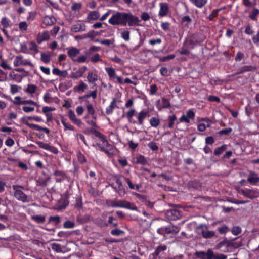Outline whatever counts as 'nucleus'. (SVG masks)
Masks as SVG:
<instances>
[{
    "label": "nucleus",
    "instance_id": "f257e3e1",
    "mask_svg": "<svg viewBox=\"0 0 259 259\" xmlns=\"http://www.w3.org/2000/svg\"><path fill=\"white\" fill-rule=\"evenodd\" d=\"M136 110L131 108L126 113V117L130 122L133 123H137L139 125H143L144 120L150 116V113L148 109H144L141 110L137 115V122L133 120V116L135 115Z\"/></svg>",
    "mask_w": 259,
    "mask_h": 259
},
{
    "label": "nucleus",
    "instance_id": "f03ea898",
    "mask_svg": "<svg viewBox=\"0 0 259 259\" xmlns=\"http://www.w3.org/2000/svg\"><path fill=\"white\" fill-rule=\"evenodd\" d=\"M93 133L96 137L99 138V141L97 143V145L99 147L102 151H104L110 158H112L113 157L112 146L109 144L104 136L96 130H94Z\"/></svg>",
    "mask_w": 259,
    "mask_h": 259
},
{
    "label": "nucleus",
    "instance_id": "7ed1b4c3",
    "mask_svg": "<svg viewBox=\"0 0 259 259\" xmlns=\"http://www.w3.org/2000/svg\"><path fill=\"white\" fill-rule=\"evenodd\" d=\"M12 188L14 191V196L18 200L23 203L29 201L27 196L20 190V189L24 190V188L23 186L19 185H14L12 186Z\"/></svg>",
    "mask_w": 259,
    "mask_h": 259
},
{
    "label": "nucleus",
    "instance_id": "20e7f679",
    "mask_svg": "<svg viewBox=\"0 0 259 259\" xmlns=\"http://www.w3.org/2000/svg\"><path fill=\"white\" fill-rule=\"evenodd\" d=\"M113 219V214L111 212H106L96 219V223L101 227H107L112 223Z\"/></svg>",
    "mask_w": 259,
    "mask_h": 259
},
{
    "label": "nucleus",
    "instance_id": "39448f33",
    "mask_svg": "<svg viewBox=\"0 0 259 259\" xmlns=\"http://www.w3.org/2000/svg\"><path fill=\"white\" fill-rule=\"evenodd\" d=\"M238 192L248 198L253 199L259 196V190L256 189H239Z\"/></svg>",
    "mask_w": 259,
    "mask_h": 259
},
{
    "label": "nucleus",
    "instance_id": "423d86ee",
    "mask_svg": "<svg viewBox=\"0 0 259 259\" xmlns=\"http://www.w3.org/2000/svg\"><path fill=\"white\" fill-rule=\"evenodd\" d=\"M127 17L128 13L117 12L114 14V25H121L126 26L127 25Z\"/></svg>",
    "mask_w": 259,
    "mask_h": 259
},
{
    "label": "nucleus",
    "instance_id": "0eeeda50",
    "mask_svg": "<svg viewBox=\"0 0 259 259\" xmlns=\"http://www.w3.org/2000/svg\"><path fill=\"white\" fill-rule=\"evenodd\" d=\"M14 66L15 67L19 66H29L33 67V64L29 59H24L21 55H18L15 57L13 61Z\"/></svg>",
    "mask_w": 259,
    "mask_h": 259
},
{
    "label": "nucleus",
    "instance_id": "6e6552de",
    "mask_svg": "<svg viewBox=\"0 0 259 259\" xmlns=\"http://www.w3.org/2000/svg\"><path fill=\"white\" fill-rule=\"evenodd\" d=\"M114 207L125 208L132 210H137V207L135 204L131 203L126 200H114Z\"/></svg>",
    "mask_w": 259,
    "mask_h": 259
},
{
    "label": "nucleus",
    "instance_id": "1a4fd4ad",
    "mask_svg": "<svg viewBox=\"0 0 259 259\" xmlns=\"http://www.w3.org/2000/svg\"><path fill=\"white\" fill-rule=\"evenodd\" d=\"M195 114L192 109L188 110L186 112V114H183L182 116L179 118L180 122H184L186 123H189L190 120H194L195 118Z\"/></svg>",
    "mask_w": 259,
    "mask_h": 259
},
{
    "label": "nucleus",
    "instance_id": "9d476101",
    "mask_svg": "<svg viewBox=\"0 0 259 259\" xmlns=\"http://www.w3.org/2000/svg\"><path fill=\"white\" fill-rule=\"evenodd\" d=\"M159 7L158 16L160 17L166 16L170 12L169 5L166 2L160 3Z\"/></svg>",
    "mask_w": 259,
    "mask_h": 259
},
{
    "label": "nucleus",
    "instance_id": "9b49d317",
    "mask_svg": "<svg viewBox=\"0 0 259 259\" xmlns=\"http://www.w3.org/2000/svg\"><path fill=\"white\" fill-rule=\"evenodd\" d=\"M213 255V251L211 249L207 250V252L203 251H196L194 255L199 259H211Z\"/></svg>",
    "mask_w": 259,
    "mask_h": 259
},
{
    "label": "nucleus",
    "instance_id": "f8f14e48",
    "mask_svg": "<svg viewBox=\"0 0 259 259\" xmlns=\"http://www.w3.org/2000/svg\"><path fill=\"white\" fill-rule=\"evenodd\" d=\"M86 26L84 23L78 21L71 27V31L74 33L82 32L85 30Z\"/></svg>",
    "mask_w": 259,
    "mask_h": 259
},
{
    "label": "nucleus",
    "instance_id": "ddd939ff",
    "mask_svg": "<svg viewBox=\"0 0 259 259\" xmlns=\"http://www.w3.org/2000/svg\"><path fill=\"white\" fill-rule=\"evenodd\" d=\"M140 20L137 16H134L131 13H128L127 23L130 26H139Z\"/></svg>",
    "mask_w": 259,
    "mask_h": 259
},
{
    "label": "nucleus",
    "instance_id": "4468645a",
    "mask_svg": "<svg viewBox=\"0 0 259 259\" xmlns=\"http://www.w3.org/2000/svg\"><path fill=\"white\" fill-rule=\"evenodd\" d=\"M36 144L40 148L46 149L54 154H57L58 153L57 149L53 146L50 145L48 144L45 143L42 141H38L36 142Z\"/></svg>",
    "mask_w": 259,
    "mask_h": 259
},
{
    "label": "nucleus",
    "instance_id": "2eb2a0df",
    "mask_svg": "<svg viewBox=\"0 0 259 259\" xmlns=\"http://www.w3.org/2000/svg\"><path fill=\"white\" fill-rule=\"evenodd\" d=\"M66 50L68 56L73 61H74L76 56L80 53V50L74 47H68L66 48Z\"/></svg>",
    "mask_w": 259,
    "mask_h": 259
},
{
    "label": "nucleus",
    "instance_id": "dca6fc26",
    "mask_svg": "<svg viewBox=\"0 0 259 259\" xmlns=\"http://www.w3.org/2000/svg\"><path fill=\"white\" fill-rule=\"evenodd\" d=\"M247 181L251 185H256L259 182V176L258 174L251 171L247 177Z\"/></svg>",
    "mask_w": 259,
    "mask_h": 259
},
{
    "label": "nucleus",
    "instance_id": "f3484780",
    "mask_svg": "<svg viewBox=\"0 0 259 259\" xmlns=\"http://www.w3.org/2000/svg\"><path fill=\"white\" fill-rule=\"evenodd\" d=\"M50 38V34L48 31H44L39 33L36 37L38 44H40L42 42L48 40Z\"/></svg>",
    "mask_w": 259,
    "mask_h": 259
},
{
    "label": "nucleus",
    "instance_id": "a211bd4d",
    "mask_svg": "<svg viewBox=\"0 0 259 259\" xmlns=\"http://www.w3.org/2000/svg\"><path fill=\"white\" fill-rule=\"evenodd\" d=\"M257 67L254 65H245L242 66L238 69V71L236 74H243L246 72L254 71L256 70Z\"/></svg>",
    "mask_w": 259,
    "mask_h": 259
},
{
    "label": "nucleus",
    "instance_id": "6ab92c4d",
    "mask_svg": "<svg viewBox=\"0 0 259 259\" xmlns=\"http://www.w3.org/2000/svg\"><path fill=\"white\" fill-rule=\"evenodd\" d=\"M133 162L135 164H138L145 166L148 163L147 158L142 155H138L133 158Z\"/></svg>",
    "mask_w": 259,
    "mask_h": 259
},
{
    "label": "nucleus",
    "instance_id": "aec40b11",
    "mask_svg": "<svg viewBox=\"0 0 259 259\" xmlns=\"http://www.w3.org/2000/svg\"><path fill=\"white\" fill-rule=\"evenodd\" d=\"M215 234L214 231L208 230L206 226L202 227L201 234L203 237L205 238H211L214 236Z\"/></svg>",
    "mask_w": 259,
    "mask_h": 259
},
{
    "label": "nucleus",
    "instance_id": "412c9836",
    "mask_svg": "<svg viewBox=\"0 0 259 259\" xmlns=\"http://www.w3.org/2000/svg\"><path fill=\"white\" fill-rule=\"evenodd\" d=\"M87 70L86 66L80 67L76 72L71 74V77L73 78L77 79L82 76Z\"/></svg>",
    "mask_w": 259,
    "mask_h": 259
},
{
    "label": "nucleus",
    "instance_id": "4be33fe9",
    "mask_svg": "<svg viewBox=\"0 0 259 259\" xmlns=\"http://www.w3.org/2000/svg\"><path fill=\"white\" fill-rule=\"evenodd\" d=\"M56 22L55 18L53 16H46L43 18V24L46 26H50Z\"/></svg>",
    "mask_w": 259,
    "mask_h": 259
},
{
    "label": "nucleus",
    "instance_id": "5701e85b",
    "mask_svg": "<svg viewBox=\"0 0 259 259\" xmlns=\"http://www.w3.org/2000/svg\"><path fill=\"white\" fill-rule=\"evenodd\" d=\"M68 117L69 119L76 125L80 126L81 124L80 119L76 118L74 112L72 110H70L68 112Z\"/></svg>",
    "mask_w": 259,
    "mask_h": 259
},
{
    "label": "nucleus",
    "instance_id": "b1692460",
    "mask_svg": "<svg viewBox=\"0 0 259 259\" xmlns=\"http://www.w3.org/2000/svg\"><path fill=\"white\" fill-rule=\"evenodd\" d=\"M166 249L167 246L166 245L158 246L156 248L154 252H153L152 254L150 255V257H152V259H155L161 252L166 250Z\"/></svg>",
    "mask_w": 259,
    "mask_h": 259
},
{
    "label": "nucleus",
    "instance_id": "393cba45",
    "mask_svg": "<svg viewBox=\"0 0 259 259\" xmlns=\"http://www.w3.org/2000/svg\"><path fill=\"white\" fill-rule=\"evenodd\" d=\"M54 175L56 177V182H60L66 178L65 174L61 170H55L54 172Z\"/></svg>",
    "mask_w": 259,
    "mask_h": 259
},
{
    "label": "nucleus",
    "instance_id": "a878e982",
    "mask_svg": "<svg viewBox=\"0 0 259 259\" xmlns=\"http://www.w3.org/2000/svg\"><path fill=\"white\" fill-rule=\"evenodd\" d=\"M100 17V14L98 11H93L90 12L87 15V19L88 21L96 20Z\"/></svg>",
    "mask_w": 259,
    "mask_h": 259
},
{
    "label": "nucleus",
    "instance_id": "bb28decb",
    "mask_svg": "<svg viewBox=\"0 0 259 259\" xmlns=\"http://www.w3.org/2000/svg\"><path fill=\"white\" fill-rule=\"evenodd\" d=\"M87 110V115L85 116V118H88L89 117V116L91 115L92 118H94L95 119V110L90 103H88L86 106Z\"/></svg>",
    "mask_w": 259,
    "mask_h": 259
},
{
    "label": "nucleus",
    "instance_id": "cd10ccee",
    "mask_svg": "<svg viewBox=\"0 0 259 259\" xmlns=\"http://www.w3.org/2000/svg\"><path fill=\"white\" fill-rule=\"evenodd\" d=\"M122 178L127 184L129 188L131 189L136 190L137 191H139V189L141 187V185H134L132 183V182L131 181L130 179L127 178H125V177H122Z\"/></svg>",
    "mask_w": 259,
    "mask_h": 259
},
{
    "label": "nucleus",
    "instance_id": "c85d7f7f",
    "mask_svg": "<svg viewBox=\"0 0 259 259\" xmlns=\"http://www.w3.org/2000/svg\"><path fill=\"white\" fill-rule=\"evenodd\" d=\"M10 78L17 82H20L23 78V76L20 74L15 73L12 72L10 73Z\"/></svg>",
    "mask_w": 259,
    "mask_h": 259
},
{
    "label": "nucleus",
    "instance_id": "c756f323",
    "mask_svg": "<svg viewBox=\"0 0 259 259\" xmlns=\"http://www.w3.org/2000/svg\"><path fill=\"white\" fill-rule=\"evenodd\" d=\"M190 1L199 8H202L207 2V0H190Z\"/></svg>",
    "mask_w": 259,
    "mask_h": 259
},
{
    "label": "nucleus",
    "instance_id": "7c9ffc66",
    "mask_svg": "<svg viewBox=\"0 0 259 259\" xmlns=\"http://www.w3.org/2000/svg\"><path fill=\"white\" fill-rule=\"evenodd\" d=\"M160 122V121L159 118L158 117H153L151 118L149 120V123H150V125L152 127H153L155 128L158 127L159 125Z\"/></svg>",
    "mask_w": 259,
    "mask_h": 259
},
{
    "label": "nucleus",
    "instance_id": "2f4dec72",
    "mask_svg": "<svg viewBox=\"0 0 259 259\" xmlns=\"http://www.w3.org/2000/svg\"><path fill=\"white\" fill-rule=\"evenodd\" d=\"M52 73L54 75H56L57 76H61V77H66L67 74V72L66 71H65V70L61 71L57 68H54L53 69Z\"/></svg>",
    "mask_w": 259,
    "mask_h": 259
},
{
    "label": "nucleus",
    "instance_id": "473e14b6",
    "mask_svg": "<svg viewBox=\"0 0 259 259\" xmlns=\"http://www.w3.org/2000/svg\"><path fill=\"white\" fill-rule=\"evenodd\" d=\"M28 49L32 51L34 54L38 52V47L34 41H30L28 43Z\"/></svg>",
    "mask_w": 259,
    "mask_h": 259
},
{
    "label": "nucleus",
    "instance_id": "72a5a7b5",
    "mask_svg": "<svg viewBox=\"0 0 259 259\" xmlns=\"http://www.w3.org/2000/svg\"><path fill=\"white\" fill-rule=\"evenodd\" d=\"M87 79L89 82H93L98 80V76L95 73L90 71L88 72Z\"/></svg>",
    "mask_w": 259,
    "mask_h": 259
},
{
    "label": "nucleus",
    "instance_id": "f704fd0d",
    "mask_svg": "<svg viewBox=\"0 0 259 259\" xmlns=\"http://www.w3.org/2000/svg\"><path fill=\"white\" fill-rule=\"evenodd\" d=\"M52 249L57 253H64L63 247L59 244L53 243L51 244Z\"/></svg>",
    "mask_w": 259,
    "mask_h": 259
},
{
    "label": "nucleus",
    "instance_id": "c9c22d12",
    "mask_svg": "<svg viewBox=\"0 0 259 259\" xmlns=\"http://www.w3.org/2000/svg\"><path fill=\"white\" fill-rule=\"evenodd\" d=\"M87 88V85L82 81H80L79 84L74 87V90L76 92H83Z\"/></svg>",
    "mask_w": 259,
    "mask_h": 259
},
{
    "label": "nucleus",
    "instance_id": "e433bc0d",
    "mask_svg": "<svg viewBox=\"0 0 259 259\" xmlns=\"http://www.w3.org/2000/svg\"><path fill=\"white\" fill-rule=\"evenodd\" d=\"M41 60L45 63H48L51 60V56L49 53L42 52L41 53Z\"/></svg>",
    "mask_w": 259,
    "mask_h": 259
},
{
    "label": "nucleus",
    "instance_id": "4c0bfd02",
    "mask_svg": "<svg viewBox=\"0 0 259 259\" xmlns=\"http://www.w3.org/2000/svg\"><path fill=\"white\" fill-rule=\"evenodd\" d=\"M176 120H177V117L175 115L173 114L172 115L168 116V127L170 128H173L175 122Z\"/></svg>",
    "mask_w": 259,
    "mask_h": 259
},
{
    "label": "nucleus",
    "instance_id": "58836bf2",
    "mask_svg": "<svg viewBox=\"0 0 259 259\" xmlns=\"http://www.w3.org/2000/svg\"><path fill=\"white\" fill-rule=\"evenodd\" d=\"M193 37L195 40H196L198 45L201 44L206 39V37L202 34H197L195 36H194Z\"/></svg>",
    "mask_w": 259,
    "mask_h": 259
},
{
    "label": "nucleus",
    "instance_id": "ea45409f",
    "mask_svg": "<svg viewBox=\"0 0 259 259\" xmlns=\"http://www.w3.org/2000/svg\"><path fill=\"white\" fill-rule=\"evenodd\" d=\"M192 22V19L189 16H185L181 19V23L185 26L188 27L189 24Z\"/></svg>",
    "mask_w": 259,
    "mask_h": 259
},
{
    "label": "nucleus",
    "instance_id": "a19ab883",
    "mask_svg": "<svg viewBox=\"0 0 259 259\" xmlns=\"http://www.w3.org/2000/svg\"><path fill=\"white\" fill-rule=\"evenodd\" d=\"M180 230V227L176 226H171L168 227V234H177Z\"/></svg>",
    "mask_w": 259,
    "mask_h": 259
},
{
    "label": "nucleus",
    "instance_id": "79ce46f5",
    "mask_svg": "<svg viewBox=\"0 0 259 259\" xmlns=\"http://www.w3.org/2000/svg\"><path fill=\"white\" fill-rule=\"evenodd\" d=\"M170 103L169 101L165 99L162 98L160 103V109L161 108H167L170 107Z\"/></svg>",
    "mask_w": 259,
    "mask_h": 259
},
{
    "label": "nucleus",
    "instance_id": "37998d69",
    "mask_svg": "<svg viewBox=\"0 0 259 259\" xmlns=\"http://www.w3.org/2000/svg\"><path fill=\"white\" fill-rule=\"evenodd\" d=\"M258 14H259V10L256 8H255L250 13L249 17L252 20L256 21L257 20V16Z\"/></svg>",
    "mask_w": 259,
    "mask_h": 259
},
{
    "label": "nucleus",
    "instance_id": "c03bdc74",
    "mask_svg": "<svg viewBox=\"0 0 259 259\" xmlns=\"http://www.w3.org/2000/svg\"><path fill=\"white\" fill-rule=\"evenodd\" d=\"M227 149V146L223 145L220 147H218L214 151V154L215 155H219L221 154Z\"/></svg>",
    "mask_w": 259,
    "mask_h": 259
},
{
    "label": "nucleus",
    "instance_id": "a18cd8bd",
    "mask_svg": "<svg viewBox=\"0 0 259 259\" xmlns=\"http://www.w3.org/2000/svg\"><path fill=\"white\" fill-rule=\"evenodd\" d=\"M43 99L46 103H50L52 102V98L51 93L49 92L45 93L43 96Z\"/></svg>",
    "mask_w": 259,
    "mask_h": 259
},
{
    "label": "nucleus",
    "instance_id": "49530a36",
    "mask_svg": "<svg viewBox=\"0 0 259 259\" xmlns=\"http://www.w3.org/2000/svg\"><path fill=\"white\" fill-rule=\"evenodd\" d=\"M31 218L37 223H42L45 221V217L42 215H33Z\"/></svg>",
    "mask_w": 259,
    "mask_h": 259
},
{
    "label": "nucleus",
    "instance_id": "de8ad7c7",
    "mask_svg": "<svg viewBox=\"0 0 259 259\" xmlns=\"http://www.w3.org/2000/svg\"><path fill=\"white\" fill-rule=\"evenodd\" d=\"M37 89V86L33 84H29L25 91L29 94H33L35 92Z\"/></svg>",
    "mask_w": 259,
    "mask_h": 259
},
{
    "label": "nucleus",
    "instance_id": "09e8293b",
    "mask_svg": "<svg viewBox=\"0 0 259 259\" xmlns=\"http://www.w3.org/2000/svg\"><path fill=\"white\" fill-rule=\"evenodd\" d=\"M218 232L221 234H225L229 231V228L226 225H223L218 228Z\"/></svg>",
    "mask_w": 259,
    "mask_h": 259
},
{
    "label": "nucleus",
    "instance_id": "8fccbe9b",
    "mask_svg": "<svg viewBox=\"0 0 259 259\" xmlns=\"http://www.w3.org/2000/svg\"><path fill=\"white\" fill-rule=\"evenodd\" d=\"M222 9V8H220L213 10L208 16L209 20L210 21L212 20L214 17H216L218 15V13Z\"/></svg>",
    "mask_w": 259,
    "mask_h": 259
},
{
    "label": "nucleus",
    "instance_id": "3c124183",
    "mask_svg": "<svg viewBox=\"0 0 259 259\" xmlns=\"http://www.w3.org/2000/svg\"><path fill=\"white\" fill-rule=\"evenodd\" d=\"M24 124L29 126L31 129L35 130L36 131H40V126L32 123H30L27 121L24 122Z\"/></svg>",
    "mask_w": 259,
    "mask_h": 259
},
{
    "label": "nucleus",
    "instance_id": "603ef678",
    "mask_svg": "<svg viewBox=\"0 0 259 259\" xmlns=\"http://www.w3.org/2000/svg\"><path fill=\"white\" fill-rule=\"evenodd\" d=\"M130 32L128 30H124L121 32V35L122 38L126 41L130 40Z\"/></svg>",
    "mask_w": 259,
    "mask_h": 259
},
{
    "label": "nucleus",
    "instance_id": "864d4df0",
    "mask_svg": "<svg viewBox=\"0 0 259 259\" xmlns=\"http://www.w3.org/2000/svg\"><path fill=\"white\" fill-rule=\"evenodd\" d=\"M28 28V25L25 21L21 22L19 24V28L21 31H26Z\"/></svg>",
    "mask_w": 259,
    "mask_h": 259
},
{
    "label": "nucleus",
    "instance_id": "5fc2aeb1",
    "mask_svg": "<svg viewBox=\"0 0 259 259\" xmlns=\"http://www.w3.org/2000/svg\"><path fill=\"white\" fill-rule=\"evenodd\" d=\"M232 233L234 235H238L241 232V228L239 226H234L231 230Z\"/></svg>",
    "mask_w": 259,
    "mask_h": 259
},
{
    "label": "nucleus",
    "instance_id": "6e6d98bb",
    "mask_svg": "<svg viewBox=\"0 0 259 259\" xmlns=\"http://www.w3.org/2000/svg\"><path fill=\"white\" fill-rule=\"evenodd\" d=\"M114 189L116 190V192L120 196H123L125 194V189L123 186L114 188Z\"/></svg>",
    "mask_w": 259,
    "mask_h": 259
},
{
    "label": "nucleus",
    "instance_id": "4d7b16f0",
    "mask_svg": "<svg viewBox=\"0 0 259 259\" xmlns=\"http://www.w3.org/2000/svg\"><path fill=\"white\" fill-rule=\"evenodd\" d=\"M61 122L64 126L65 130H69L71 131H73L74 130V127L72 125L66 122L64 120H61Z\"/></svg>",
    "mask_w": 259,
    "mask_h": 259
},
{
    "label": "nucleus",
    "instance_id": "13d9d810",
    "mask_svg": "<svg viewBox=\"0 0 259 259\" xmlns=\"http://www.w3.org/2000/svg\"><path fill=\"white\" fill-rule=\"evenodd\" d=\"M14 103L17 105L28 104L35 106L36 105V103L32 100H25L20 102H14Z\"/></svg>",
    "mask_w": 259,
    "mask_h": 259
},
{
    "label": "nucleus",
    "instance_id": "bf43d9fd",
    "mask_svg": "<svg viewBox=\"0 0 259 259\" xmlns=\"http://www.w3.org/2000/svg\"><path fill=\"white\" fill-rule=\"evenodd\" d=\"M227 255L224 254H215L213 252V255L211 257V259H227Z\"/></svg>",
    "mask_w": 259,
    "mask_h": 259
},
{
    "label": "nucleus",
    "instance_id": "052dcab7",
    "mask_svg": "<svg viewBox=\"0 0 259 259\" xmlns=\"http://www.w3.org/2000/svg\"><path fill=\"white\" fill-rule=\"evenodd\" d=\"M21 89L20 87L18 86L16 84H12L11 85L10 92L11 94H15L18 92L19 90Z\"/></svg>",
    "mask_w": 259,
    "mask_h": 259
},
{
    "label": "nucleus",
    "instance_id": "680f3d73",
    "mask_svg": "<svg viewBox=\"0 0 259 259\" xmlns=\"http://www.w3.org/2000/svg\"><path fill=\"white\" fill-rule=\"evenodd\" d=\"M1 24L4 28H8L9 27V21L8 18L3 17L1 20Z\"/></svg>",
    "mask_w": 259,
    "mask_h": 259
},
{
    "label": "nucleus",
    "instance_id": "e2e57ef3",
    "mask_svg": "<svg viewBox=\"0 0 259 259\" xmlns=\"http://www.w3.org/2000/svg\"><path fill=\"white\" fill-rule=\"evenodd\" d=\"M170 24L168 22H162L161 27L164 31H168L170 29Z\"/></svg>",
    "mask_w": 259,
    "mask_h": 259
},
{
    "label": "nucleus",
    "instance_id": "0e129e2a",
    "mask_svg": "<svg viewBox=\"0 0 259 259\" xmlns=\"http://www.w3.org/2000/svg\"><path fill=\"white\" fill-rule=\"evenodd\" d=\"M168 227H161L157 229V233L161 235H164L168 233Z\"/></svg>",
    "mask_w": 259,
    "mask_h": 259
},
{
    "label": "nucleus",
    "instance_id": "69168bd1",
    "mask_svg": "<svg viewBox=\"0 0 259 259\" xmlns=\"http://www.w3.org/2000/svg\"><path fill=\"white\" fill-rule=\"evenodd\" d=\"M63 225L66 228H72L74 227L75 224L72 221H67L64 222Z\"/></svg>",
    "mask_w": 259,
    "mask_h": 259
},
{
    "label": "nucleus",
    "instance_id": "338daca9",
    "mask_svg": "<svg viewBox=\"0 0 259 259\" xmlns=\"http://www.w3.org/2000/svg\"><path fill=\"white\" fill-rule=\"evenodd\" d=\"M50 222H54L55 224H58L60 222V218L59 216H51L49 219Z\"/></svg>",
    "mask_w": 259,
    "mask_h": 259
},
{
    "label": "nucleus",
    "instance_id": "774afa93",
    "mask_svg": "<svg viewBox=\"0 0 259 259\" xmlns=\"http://www.w3.org/2000/svg\"><path fill=\"white\" fill-rule=\"evenodd\" d=\"M148 146L150 149L153 151H156L158 149V147L154 142H150L149 143H148Z\"/></svg>",
    "mask_w": 259,
    "mask_h": 259
}]
</instances>
